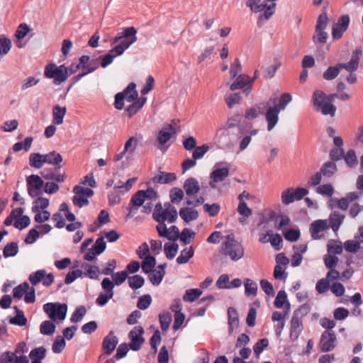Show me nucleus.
<instances>
[{"instance_id": "1", "label": "nucleus", "mask_w": 363, "mask_h": 363, "mask_svg": "<svg viewBox=\"0 0 363 363\" xmlns=\"http://www.w3.org/2000/svg\"><path fill=\"white\" fill-rule=\"evenodd\" d=\"M136 34L137 30L133 26L125 28L117 34L111 41L112 44H117L113 47V50L116 51L117 55H123L127 49L137 41Z\"/></svg>"}, {"instance_id": "2", "label": "nucleus", "mask_w": 363, "mask_h": 363, "mask_svg": "<svg viewBox=\"0 0 363 363\" xmlns=\"http://www.w3.org/2000/svg\"><path fill=\"white\" fill-rule=\"evenodd\" d=\"M220 252L223 256L228 257L231 261L237 262L243 257L245 250L240 242L229 235L221 245Z\"/></svg>"}, {"instance_id": "3", "label": "nucleus", "mask_w": 363, "mask_h": 363, "mask_svg": "<svg viewBox=\"0 0 363 363\" xmlns=\"http://www.w3.org/2000/svg\"><path fill=\"white\" fill-rule=\"evenodd\" d=\"M152 217L157 223L167 221L168 223H172L177 220L178 212L176 208L169 202L164 203L163 206L161 203H158L155 206Z\"/></svg>"}, {"instance_id": "4", "label": "nucleus", "mask_w": 363, "mask_h": 363, "mask_svg": "<svg viewBox=\"0 0 363 363\" xmlns=\"http://www.w3.org/2000/svg\"><path fill=\"white\" fill-rule=\"evenodd\" d=\"M246 6L255 13L264 11V13L259 16V21H260L263 19L268 20L274 14L276 3L268 4L265 0H247Z\"/></svg>"}, {"instance_id": "5", "label": "nucleus", "mask_w": 363, "mask_h": 363, "mask_svg": "<svg viewBox=\"0 0 363 363\" xmlns=\"http://www.w3.org/2000/svg\"><path fill=\"white\" fill-rule=\"evenodd\" d=\"M313 102L317 111H320L325 115L333 117L336 112V107L328 103L326 94L321 90H315L313 94Z\"/></svg>"}, {"instance_id": "6", "label": "nucleus", "mask_w": 363, "mask_h": 363, "mask_svg": "<svg viewBox=\"0 0 363 363\" xmlns=\"http://www.w3.org/2000/svg\"><path fill=\"white\" fill-rule=\"evenodd\" d=\"M44 74L48 79H53L55 84H60L65 82L69 77L67 67L64 65L57 66L53 63H50L45 66Z\"/></svg>"}, {"instance_id": "7", "label": "nucleus", "mask_w": 363, "mask_h": 363, "mask_svg": "<svg viewBox=\"0 0 363 363\" xmlns=\"http://www.w3.org/2000/svg\"><path fill=\"white\" fill-rule=\"evenodd\" d=\"M43 310L51 320H63L66 318L67 306L65 303H48L43 306Z\"/></svg>"}, {"instance_id": "8", "label": "nucleus", "mask_w": 363, "mask_h": 363, "mask_svg": "<svg viewBox=\"0 0 363 363\" xmlns=\"http://www.w3.org/2000/svg\"><path fill=\"white\" fill-rule=\"evenodd\" d=\"M26 186L28 195L35 198L43 194V187L44 181L41 177L38 174H31L26 177Z\"/></svg>"}, {"instance_id": "9", "label": "nucleus", "mask_w": 363, "mask_h": 363, "mask_svg": "<svg viewBox=\"0 0 363 363\" xmlns=\"http://www.w3.org/2000/svg\"><path fill=\"white\" fill-rule=\"evenodd\" d=\"M101 287L104 292H101L96 298V303L99 306H105L113 298L114 284L109 278H104L101 281Z\"/></svg>"}, {"instance_id": "10", "label": "nucleus", "mask_w": 363, "mask_h": 363, "mask_svg": "<svg viewBox=\"0 0 363 363\" xmlns=\"http://www.w3.org/2000/svg\"><path fill=\"white\" fill-rule=\"evenodd\" d=\"M138 144V140L134 136L129 138L125 143L123 150L116 154L113 157V160L115 162H118L124 157H125L127 160L130 159L137 149Z\"/></svg>"}, {"instance_id": "11", "label": "nucleus", "mask_w": 363, "mask_h": 363, "mask_svg": "<svg viewBox=\"0 0 363 363\" xmlns=\"http://www.w3.org/2000/svg\"><path fill=\"white\" fill-rule=\"evenodd\" d=\"M336 346V335L333 331L325 330L320 337L319 347L322 352L332 351Z\"/></svg>"}, {"instance_id": "12", "label": "nucleus", "mask_w": 363, "mask_h": 363, "mask_svg": "<svg viewBox=\"0 0 363 363\" xmlns=\"http://www.w3.org/2000/svg\"><path fill=\"white\" fill-rule=\"evenodd\" d=\"M143 333L144 329L142 326H136L129 333L128 336L131 341L129 347L132 350L138 351L141 348L145 342L143 337Z\"/></svg>"}, {"instance_id": "13", "label": "nucleus", "mask_w": 363, "mask_h": 363, "mask_svg": "<svg viewBox=\"0 0 363 363\" xmlns=\"http://www.w3.org/2000/svg\"><path fill=\"white\" fill-rule=\"evenodd\" d=\"M350 17L348 15L342 16L337 23H334L332 29V35L334 39H339L348 28Z\"/></svg>"}, {"instance_id": "14", "label": "nucleus", "mask_w": 363, "mask_h": 363, "mask_svg": "<svg viewBox=\"0 0 363 363\" xmlns=\"http://www.w3.org/2000/svg\"><path fill=\"white\" fill-rule=\"evenodd\" d=\"M118 343V337L114 335L113 331H110L108 335H106L102 342V348L106 355H110L116 349Z\"/></svg>"}, {"instance_id": "15", "label": "nucleus", "mask_w": 363, "mask_h": 363, "mask_svg": "<svg viewBox=\"0 0 363 363\" xmlns=\"http://www.w3.org/2000/svg\"><path fill=\"white\" fill-rule=\"evenodd\" d=\"M362 55L360 50H355L352 55L350 60L347 63H338V67L342 69H345L349 72H353L358 68L359 62Z\"/></svg>"}, {"instance_id": "16", "label": "nucleus", "mask_w": 363, "mask_h": 363, "mask_svg": "<svg viewBox=\"0 0 363 363\" xmlns=\"http://www.w3.org/2000/svg\"><path fill=\"white\" fill-rule=\"evenodd\" d=\"M265 119L267 123V130H272L279 121V113L280 111L274 106H268L265 110Z\"/></svg>"}, {"instance_id": "17", "label": "nucleus", "mask_w": 363, "mask_h": 363, "mask_svg": "<svg viewBox=\"0 0 363 363\" xmlns=\"http://www.w3.org/2000/svg\"><path fill=\"white\" fill-rule=\"evenodd\" d=\"M180 218L186 223H189L199 218V212L192 206H188L179 209Z\"/></svg>"}, {"instance_id": "18", "label": "nucleus", "mask_w": 363, "mask_h": 363, "mask_svg": "<svg viewBox=\"0 0 363 363\" xmlns=\"http://www.w3.org/2000/svg\"><path fill=\"white\" fill-rule=\"evenodd\" d=\"M177 133L175 128L172 125H168L164 127L158 133L157 140L160 143L159 148L162 149V146Z\"/></svg>"}, {"instance_id": "19", "label": "nucleus", "mask_w": 363, "mask_h": 363, "mask_svg": "<svg viewBox=\"0 0 363 363\" xmlns=\"http://www.w3.org/2000/svg\"><path fill=\"white\" fill-rule=\"evenodd\" d=\"M329 228L328 220H317L311 224L310 232L313 239H319V233Z\"/></svg>"}, {"instance_id": "20", "label": "nucleus", "mask_w": 363, "mask_h": 363, "mask_svg": "<svg viewBox=\"0 0 363 363\" xmlns=\"http://www.w3.org/2000/svg\"><path fill=\"white\" fill-rule=\"evenodd\" d=\"M268 103H259L245 111V117L248 120H252L264 113Z\"/></svg>"}, {"instance_id": "21", "label": "nucleus", "mask_w": 363, "mask_h": 363, "mask_svg": "<svg viewBox=\"0 0 363 363\" xmlns=\"http://www.w3.org/2000/svg\"><path fill=\"white\" fill-rule=\"evenodd\" d=\"M184 189L188 196H193L200 191V185L195 178L187 179L184 184Z\"/></svg>"}, {"instance_id": "22", "label": "nucleus", "mask_w": 363, "mask_h": 363, "mask_svg": "<svg viewBox=\"0 0 363 363\" xmlns=\"http://www.w3.org/2000/svg\"><path fill=\"white\" fill-rule=\"evenodd\" d=\"M165 266L166 264H160L156 269L150 272L149 279L153 285L157 286L162 281L165 275Z\"/></svg>"}, {"instance_id": "23", "label": "nucleus", "mask_w": 363, "mask_h": 363, "mask_svg": "<svg viewBox=\"0 0 363 363\" xmlns=\"http://www.w3.org/2000/svg\"><path fill=\"white\" fill-rule=\"evenodd\" d=\"M302 330L303 324L301 318L296 317V315H293L291 320L290 337L293 340H296Z\"/></svg>"}, {"instance_id": "24", "label": "nucleus", "mask_w": 363, "mask_h": 363, "mask_svg": "<svg viewBox=\"0 0 363 363\" xmlns=\"http://www.w3.org/2000/svg\"><path fill=\"white\" fill-rule=\"evenodd\" d=\"M345 218V215L338 211L332 212L329 216V227H330L334 232H337L342 224Z\"/></svg>"}, {"instance_id": "25", "label": "nucleus", "mask_w": 363, "mask_h": 363, "mask_svg": "<svg viewBox=\"0 0 363 363\" xmlns=\"http://www.w3.org/2000/svg\"><path fill=\"white\" fill-rule=\"evenodd\" d=\"M242 118V116L240 113H235L233 116L228 117L225 125L219 128L218 132L223 131V133H225V132L227 131L228 129L238 126L241 122Z\"/></svg>"}, {"instance_id": "26", "label": "nucleus", "mask_w": 363, "mask_h": 363, "mask_svg": "<svg viewBox=\"0 0 363 363\" xmlns=\"http://www.w3.org/2000/svg\"><path fill=\"white\" fill-rule=\"evenodd\" d=\"M253 83V79L246 74H240L235 80L230 85L232 91L244 88L247 84Z\"/></svg>"}, {"instance_id": "27", "label": "nucleus", "mask_w": 363, "mask_h": 363, "mask_svg": "<svg viewBox=\"0 0 363 363\" xmlns=\"http://www.w3.org/2000/svg\"><path fill=\"white\" fill-rule=\"evenodd\" d=\"M121 93L123 94L124 99L128 102H134L138 99V94L136 90V84L134 82H130Z\"/></svg>"}, {"instance_id": "28", "label": "nucleus", "mask_w": 363, "mask_h": 363, "mask_svg": "<svg viewBox=\"0 0 363 363\" xmlns=\"http://www.w3.org/2000/svg\"><path fill=\"white\" fill-rule=\"evenodd\" d=\"M228 315L229 325L228 331L229 333H232L234 329L237 328L239 325L238 313L235 308L230 307L228 310Z\"/></svg>"}, {"instance_id": "29", "label": "nucleus", "mask_w": 363, "mask_h": 363, "mask_svg": "<svg viewBox=\"0 0 363 363\" xmlns=\"http://www.w3.org/2000/svg\"><path fill=\"white\" fill-rule=\"evenodd\" d=\"M45 164L53 166H59L62 162V155L56 151H52L48 154H43Z\"/></svg>"}, {"instance_id": "30", "label": "nucleus", "mask_w": 363, "mask_h": 363, "mask_svg": "<svg viewBox=\"0 0 363 363\" xmlns=\"http://www.w3.org/2000/svg\"><path fill=\"white\" fill-rule=\"evenodd\" d=\"M174 173H168L164 172H160L159 174L155 175L152 178L151 181L153 183L157 184H168L176 179Z\"/></svg>"}, {"instance_id": "31", "label": "nucleus", "mask_w": 363, "mask_h": 363, "mask_svg": "<svg viewBox=\"0 0 363 363\" xmlns=\"http://www.w3.org/2000/svg\"><path fill=\"white\" fill-rule=\"evenodd\" d=\"M66 107H61L56 105L52 109V122L55 125H60L63 123L64 117L66 114Z\"/></svg>"}, {"instance_id": "32", "label": "nucleus", "mask_w": 363, "mask_h": 363, "mask_svg": "<svg viewBox=\"0 0 363 363\" xmlns=\"http://www.w3.org/2000/svg\"><path fill=\"white\" fill-rule=\"evenodd\" d=\"M229 175L228 167L216 168L211 173V179L216 183L222 182Z\"/></svg>"}, {"instance_id": "33", "label": "nucleus", "mask_w": 363, "mask_h": 363, "mask_svg": "<svg viewBox=\"0 0 363 363\" xmlns=\"http://www.w3.org/2000/svg\"><path fill=\"white\" fill-rule=\"evenodd\" d=\"M29 164L31 167L40 169L45 164L43 154L31 153L29 156Z\"/></svg>"}, {"instance_id": "34", "label": "nucleus", "mask_w": 363, "mask_h": 363, "mask_svg": "<svg viewBox=\"0 0 363 363\" xmlns=\"http://www.w3.org/2000/svg\"><path fill=\"white\" fill-rule=\"evenodd\" d=\"M82 267L84 269L83 274L91 279H99V275L101 273L99 268L94 265L84 264Z\"/></svg>"}, {"instance_id": "35", "label": "nucleus", "mask_w": 363, "mask_h": 363, "mask_svg": "<svg viewBox=\"0 0 363 363\" xmlns=\"http://www.w3.org/2000/svg\"><path fill=\"white\" fill-rule=\"evenodd\" d=\"M33 202L32 206V211L38 212L40 211H44L49 206V200L46 198L37 196Z\"/></svg>"}, {"instance_id": "36", "label": "nucleus", "mask_w": 363, "mask_h": 363, "mask_svg": "<svg viewBox=\"0 0 363 363\" xmlns=\"http://www.w3.org/2000/svg\"><path fill=\"white\" fill-rule=\"evenodd\" d=\"M194 250L192 247H186L181 251L177 258V262L179 264H185L194 256Z\"/></svg>"}, {"instance_id": "37", "label": "nucleus", "mask_w": 363, "mask_h": 363, "mask_svg": "<svg viewBox=\"0 0 363 363\" xmlns=\"http://www.w3.org/2000/svg\"><path fill=\"white\" fill-rule=\"evenodd\" d=\"M155 265V258L153 256H146L141 263L142 270L144 273L148 274L153 270Z\"/></svg>"}, {"instance_id": "38", "label": "nucleus", "mask_w": 363, "mask_h": 363, "mask_svg": "<svg viewBox=\"0 0 363 363\" xmlns=\"http://www.w3.org/2000/svg\"><path fill=\"white\" fill-rule=\"evenodd\" d=\"M328 252L331 255H340L342 252V245L341 242L331 240L327 245Z\"/></svg>"}, {"instance_id": "39", "label": "nucleus", "mask_w": 363, "mask_h": 363, "mask_svg": "<svg viewBox=\"0 0 363 363\" xmlns=\"http://www.w3.org/2000/svg\"><path fill=\"white\" fill-rule=\"evenodd\" d=\"M11 46L12 43L9 38L0 35V57L7 55L11 50Z\"/></svg>"}, {"instance_id": "40", "label": "nucleus", "mask_w": 363, "mask_h": 363, "mask_svg": "<svg viewBox=\"0 0 363 363\" xmlns=\"http://www.w3.org/2000/svg\"><path fill=\"white\" fill-rule=\"evenodd\" d=\"M160 323L162 331H167L172 321V315L168 311H163L159 315Z\"/></svg>"}, {"instance_id": "41", "label": "nucleus", "mask_w": 363, "mask_h": 363, "mask_svg": "<svg viewBox=\"0 0 363 363\" xmlns=\"http://www.w3.org/2000/svg\"><path fill=\"white\" fill-rule=\"evenodd\" d=\"M343 159L350 168L356 167L358 164L357 157L354 150H349L346 155H344Z\"/></svg>"}, {"instance_id": "42", "label": "nucleus", "mask_w": 363, "mask_h": 363, "mask_svg": "<svg viewBox=\"0 0 363 363\" xmlns=\"http://www.w3.org/2000/svg\"><path fill=\"white\" fill-rule=\"evenodd\" d=\"M340 68L338 67V64L336 65L335 67H329L323 74V77L324 79L330 81L334 79H335L340 71Z\"/></svg>"}, {"instance_id": "43", "label": "nucleus", "mask_w": 363, "mask_h": 363, "mask_svg": "<svg viewBox=\"0 0 363 363\" xmlns=\"http://www.w3.org/2000/svg\"><path fill=\"white\" fill-rule=\"evenodd\" d=\"M245 293L246 296H256L257 291V284L250 279H246L244 282Z\"/></svg>"}, {"instance_id": "44", "label": "nucleus", "mask_w": 363, "mask_h": 363, "mask_svg": "<svg viewBox=\"0 0 363 363\" xmlns=\"http://www.w3.org/2000/svg\"><path fill=\"white\" fill-rule=\"evenodd\" d=\"M46 274L45 269H39L29 275L28 279L32 285L35 286L40 281H43Z\"/></svg>"}, {"instance_id": "45", "label": "nucleus", "mask_w": 363, "mask_h": 363, "mask_svg": "<svg viewBox=\"0 0 363 363\" xmlns=\"http://www.w3.org/2000/svg\"><path fill=\"white\" fill-rule=\"evenodd\" d=\"M55 325L50 320L43 321L40 324V331L43 335H51L55 333Z\"/></svg>"}, {"instance_id": "46", "label": "nucleus", "mask_w": 363, "mask_h": 363, "mask_svg": "<svg viewBox=\"0 0 363 363\" xmlns=\"http://www.w3.org/2000/svg\"><path fill=\"white\" fill-rule=\"evenodd\" d=\"M202 294V291L199 289H192L186 290L183 296L185 301L193 302Z\"/></svg>"}, {"instance_id": "47", "label": "nucleus", "mask_w": 363, "mask_h": 363, "mask_svg": "<svg viewBox=\"0 0 363 363\" xmlns=\"http://www.w3.org/2000/svg\"><path fill=\"white\" fill-rule=\"evenodd\" d=\"M145 282V279L140 275H134L128 278V284L132 289H138L141 288Z\"/></svg>"}, {"instance_id": "48", "label": "nucleus", "mask_w": 363, "mask_h": 363, "mask_svg": "<svg viewBox=\"0 0 363 363\" xmlns=\"http://www.w3.org/2000/svg\"><path fill=\"white\" fill-rule=\"evenodd\" d=\"M337 170V166L333 162H325L320 169L323 175L325 177H331Z\"/></svg>"}, {"instance_id": "49", "label": "nucleus", "mask_w": 363, "mask_h": 363, "mask_svg": "<svg viewBox=\"0 0 363 363\" xmlns=\"http://www.w3.org/2000/svg\"><path fill=\"white\" fill-rule=\"evenodd\" d=\"M18 252V247L16 242L8 243L4 248L3 255L4 257L15 256Z\"/></svg>"}, {"instance_id": "50", "label": "nucleus", "mask_w": 363, "mask_h": 363, "mask_svg": "<svg viewBox=\"0 0 363 363\" xmlns=\"http://www.w3.org/2000/svg\"><path fill=\"white\" fill-rule=\"evenodd\" d=\"M292 100V96L289 93L283 94L279 101L278 104H274L273 106L276 107L279 111H283L286 108L288 104Z\"/></svg>"}, {"instance_id": "51", "label": "nucleus", "mask_w": 363, "mask_h": 363, "mask_svg": "<svg viewBox=\"0 0 363 363\" xmlns=\"http://www.w3.org/2000/svg\"><path fill=\"white\" fill-rule=\"evenodd\" d=\"M184 194L182 189L179 188H173L170 191V199L173 203L178 204L184 198Z\"/></svg>"}, {"instance_id": "52", "label": "nucleus", "mask_w": 363, "mask_h": 363, "mask_svg": "<svg viewBox=\"0 0 363 363\" xmlns=\"http://www.w3.org/2000/svg\"><path fill=\"white\" fill-rule=\"evenodd\" d=\"M294 196V189L288 188L281 193V202L284 205H289L295 201Z\"/></svg>"}, {"instance_id": "53", "label": "nucleus", "mask_w": 363, "mask_h": 363, "mask_svg": "<svg viewBox=\"0 0 363 363\" xmlns=\"http://www.w3.org/2000/svg\"><path fill=\"white\" fill-rule=\"evenodd\" d=\"M121 55H117L116 51L113 50V48L108 52V54L101 57V66L104 68L111 65L113 60Z\"/></svg>"}, {"instance_id": "54", "label": "nucleus", "mask_w": 363, "mask_h": 363, "mask_svg": "<svg viewBox=\"0 0 363 363\" xmlns=\"http://www.w3.org/2000/svg\"><path fill=\"white\" fill-rule=\"evenodd\" d=\"M287 303L288 308H290V303L287 302V296L284 291H279L274 301V306L277 308H281L284 306V303Z\"/></svg>"}, {"instance_id": "55", "label": "nucleus", "mask_w": 363, "mask_h": 363, "mask_svg": "<svg viewBox=\"0 0 363 363\" xmlns=\"http://www.w3.org/2000/svg\"><path fill=\"white\" fill-rule=\"evenodd\" d=\"M178 247H179V246L176 243H172V244L166 243L164 245V253H165L167 258H168L169 259H173L177 253Z\"/></svg>"}, {"instance_id": "56", "label": "nucleus", "mask_w": 363, "mask_h": 363, "mask_svg": "<svg viewBox=\"0 0 363 363\" xmlns=\"http://www.w3.org/2000/svg\"><path fill=\"white\" fill-rule=\"evenodd\" d=\"M143 190H139L134 194L130 199V204H133L138 207L142 206L145 203V201H146L144 196L143 195Z\"/></svg>"}, {"instance_id": "57", "label": "nucleus", "mask_w": 363, "mask_h": 363, "mask_svg": "<svg viewBox=\"0 0 363 363\" xmlns=\"http://www.w3.org/2000/svg\"><path fill=\"white\" fill-rule=\"evenodd\" d=\"M29 289L30 286L27 282H23V284L16 286L13 289V297L15 298L20 299Z\"/></svg>"}, {"instance_id": "58", "label": "nucleus", "mask_w": 363, "mask_h": 363, "mask_svg": "<svg viewBox=\"0 0 363 363\" xmlns=\"http://www.w3.org/2000/svg\"><path fill=\"white\" fill-rule=\"evenodd\" d=\"M9 323L13 325L23 326L27 323V319L25 318L23 312L22 311H18L17 315L11 318Z\"/></svg>"}, {"instance_id": "59", "label": "nucleus", "mask_w": 363, "mask_h": 363, "mask_svg": "<svg viewBox=\"0 0 363 363\" xmlns=\"http://www.w3.org/2000/svg\"><path fill=\"white\" fill-rule=\"evenodd\" d=\"M209 147L208 145H203L201 146L196 147L192 153V157L194 160H200L203 158L205 154L208 151Z\"/></svg>"}, {"instance_id": "60", "label": "nucleus", "mask_w": 363, "mask_h": 363, "mask_svg": "<svg viewBox=\"0 0 363 363\" xmlns=\"http://www.w3.org/2000/svg\"><path fill=\"white\" fill-rule=\"evenodd\" d=\"M65 345L66 342L65 339L60 335H58L52 344V350L53 352L58 354L62 352Z\"/></svg>"}, {"instance_id": "61", "label": "nucleus", "mask_w": 363, "mask_h": 363, "mask_svg": "<svg viewBox=\"0 0 363 363\" xmlns=\"http://www.w3.org/2000/svg\"><path fill=\"white\" fill-rule=\"evenodd\" d=\"M269 345V340L267 338L259 340L253 347L254 352L257 357H259L262 351Z\"/></svg>"}, {"instance_id": "62", "label": "nucleus", "mask_w": 363, "mask_h": 363, "mask_svg": "<svg viewBox=\"0 0 363 363\" xmlns=\"http://www.w3.org/2000/svg\"><path fill=\"white\" fill-rule=\"evenodd\" d=\"M344 247L347 252L355 253L360 248V242L358 240H349L345 242Z\"/></svg>"}, {"instance_id": "63", "label": "nucleus", "mask_w": 363, "mask_h": 363, "mask_svg": "<svg viewBox=\"0 0 363 363\" xmlns=\"http://www.w3.org/2000/svg\"><path fill=\"white\" fill-rule=\"evenodd\" d=\"M238 212L240 215L243 216L244 218H249L252 213V210L247 206L245 201H239Z\"/></svg>"}, {"instance_id": "64", "label": "nucleus", "mask_w": 363, "mask_h": 363, "mask_svg": "<svg viewBox=\"0 0 363 363\" xmlns=\"http://www.w3.org/2000/svg\"><path fill=\"white\" fill-rule=\"evenodd\" d=\"M194 236L195 233L194 231L189 228H184L182 231L179 238H180L181 241H182L184 244H189L190 243L191 239L194 238Z\"/></svg>"}]
</instances>
